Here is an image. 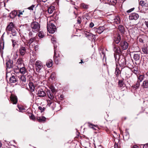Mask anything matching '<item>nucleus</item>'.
I'll use <instances>...</instances> for the list:
<instances>
[{
    "label": "nucleus",
    "mask_w": 148,
    "mask_h": 148,
    "mask_svg": "<svg viewBox=\"0 0 148 148\" xmlns=\"http://www.w3.org/2000/svg\"><path fill=\"white\" fill-rule=\"evenodd\" d=\"M114 55L116 61V60L118 59V63L120 66L125 67V66L126 62L124 56L122 55H119V54H116L115 53L114 54Z\"/></svg>",
    "instance_id": "nucleus-1"
},
{
    "label": "nucleus",
    "mask_w": 148,
    "mask_h": 148,
    "mask_svg": "<svg viewBox=\"0 0 148 148\" xmlns=\"http://www.w3.org/2000/svg\"><path fill=\"white\" fill-rule=\"evenodd\" d=\"M30 27L33 32L36 33L39 31L40 25L38 22L34 21L31 23Z\"/></svg>",
    "instance_id": "nucleus-2"
},
{
    "label": "nucleus",
    "mask_w": 148,
    "mask_h": 148,
    "mask_svg": "<svg viewBox=\"0 0 148 148\" xmlns=\"http://www.w3.org/2000/svg\"><path fill=\"white\" fill-rule=\"evenodd\" d=\"M6 78L10 79V82L12 83H15L17 81L15 74L10 72L6 73Z\"/></svg>",
    "instance_id": "nucleus-3"
},
{
    "label": "nucleus",
    "mask_w": 148,
    "mask_h": 148,
    "mask_svg": "<svg viewBox=\"0 0 148 148\" xmlns=\"http://www.w3.org/2000/svg\"><path fill=\"white\" fill-rule=\"evenodd\" d=\"M47 28L49 32L51 34L54 33L56 32V29L55 25L51 22L47 23Z\"/></svg>",
    "instance_id": "nucleus-4"
},
{
    "label": "nucleus",
    "mask_w": 148,
    "mask_h": 148,
    "mask_svg": "<svg viewBox=\"0 0 148 148\" xmlns=\"http://www.w3.org/2000/svg\"><path fill=\"white\" fill-rule=\"evenodd\" d=\"M27 45L25 43L21 45L19 49V52L20 55L23 56L25 54L27 50Z\"/></svg>",
    "instance_id": "nucleus-5"
},
{
    "label": "nucleus",
    "mask_w": 148,
    "mask_h": 148,
    "mask_svg": "<svg viewBox=\"0 0 148 148\" xmlns=\"http://www.w3.org/2000/svg\"><path fill=\"white\" fill-rule=\"evenodd\" d=\"M36 69L37 72H39V71L42 68L43 65L42 62L39 60L37 61L35 64Z\"/></svg>",
    "instance_id": "nucleus-6"
},
{
    "label": "nucleus",
    "mask_w": 148,
    "mask_h": 148,
    "mask_svg": "<svg viewBox=\"0 0 148 148\" xmlns=\"http://www.w3.org/2000/svg\"><path fill=\"white\" fill-rule=\"evenodd\" d=\"M139 16L138 14L135 13H132L129 16V19L130 20H137L139 18Z\"/></svg>",
    "instance_id": "nucleus-7"
},
{
    "label": "nucleus",
    "mask_w": 148,
    "mask_h": 148,
    "mask_svg": "<svg viewBox=\"0 0 148 148\" xmlns=\"http://www.w3.org/2000/svg\"><path fill=\"white\" fill-rule=\"evenodd\" d=\"M120 45L123 50L127 49L128 47V44L127 42L125 41H121L120 43Z\"/></svg>",
    "instance_id": "nucleus-8"
},
{
    "label": "nucleus",
    "mask_w": 148,
    "mask_h": 148,
    "mask_svg": "<svg viewBox=\"0 0 148 148\" xmlns=\"http://www.w3.org/2000/svg\"><path fill=\"white\" fill-rule=\"evenodd\" d=\"M10 101L13 104H16L17 101V99L16 96L11 94L10 97Z\"/></svg>",
    "instance_id": "nucleus-9"
},
{
    "label": "nucleus",
    "mask_w": 148,
    "mask_h": 148,
    "mask_svg": "<svg viewBox=\"0 0 148 148\" xmlns=\"http://www.w3.org/2000/svg\"><path fill=\"white\" fill-rule=\"evenodd\" d=\"M6 64L8 68H12L14 67L13 62L12 60H9L6 62Z\"/></svg>",
    "instance_id": "nucleus-10"
},
{
    "label": "nucleus",
    "mask_w": 148,
    "mask_h": 148,
    "mask_svg": "<svg viewBox=\"0 0 148 148\" xmlns=\"http://www.w3.org/2000/svg\"><path fill=\"white\" fill-rule=\"evenodd\" d=\"M121 39L120 35L119 34H117L114 37L113 43H114L116 44H118L120 42Z\"/></svg>",
    "instance_id": "nucleus-11"
},
{
    "label": "nucleus",
    "mask_w": 148,
    "mask_h": 148,
    "mask_svg": "<svg viewBox=\"0 0 148 148\" xmlns=\"http://www.w3.org/2000/svg\"><path fill=\"white\" fill-rule=\"evenodd\" d=\"M38 96L40 97H43L46 96V93L42 89H41L39 90L38 92Z\"/></svg>",
    "instance_id": "nucleus-12"
},
{
    "label": "nucleus",
    "mask_w": 148,
    "mask_h": 148,
    "mask_svg": "<svg viewBox=\"0 0 148 148\" xmlns=\"http://www.w3.org/2000/svg\"><path fill=\"white\" fill-rule=\"evenodd\" d=\"M139 4L142 6L147 7L148 5V0H142L139 1Z\"/></svg>",
    "instance_id": "nucleus-13"
},
{
    "label": "nucleus",
    "mask_w": 148,
    "mask_h": 148,
    "mask_svg": "<svg viewBox=\"0 0 148 148\" xmlns=\"http://www.w3.org/2000/svg\"><path fill=\"white\" fill-rule=\"evenodd\" d=\"M56 47L55 45L54 46V58L55 60L56 63L58 64V58L59 56L58 54H57L56 51Z\"/></svg>",
    "instance_id": "nucleus-14"
},
{
    "label": "nucleus",
    "mask_w": 148,
    "mask_h": 148,
    "mask_svg": "<svg viewBox=\"0 0 148 148\" xmlns=\"http://www.w3.org/2000/svg\"><path fill=\"white\" fill-rule=\"evenodd\" d=\"M17 12H18L17 16L19 17L21 16V15H24V17H27V16L25 15L26 11L25 10L21 11L20 10H17Z\"/></svg>",
    "instance_id": "nucleus-15"
},
{
    "label": "nucleus",
    "mask_w": 148,
    "mask_h": 148,
    "mask_svg": "<svg viewBox=\"0 0 148 148\" xmlns=\"http://www.w3.org/2000/svg\"><path fill=\"white\" fill-rule=\"evenodd\" d=\"M18 12L17 11H13L10 13L9 15V17L10 18H14L16 15H17Z\"/></svg>",
    "instance_id": "nucleus-16"
},
{
    "label": "nucleus",
    "mask_w": 148,
    "mask_h": 148,
    "mask_svg": "<svg viewBox=\"0 0 148 148\" xmlns=\"http://www.w3.org/2000/svg\"><path fill=\"white\" fill-rule=\"evenodd\" d=\"M113 50L115 53H118L117 54H119L121 53V50L119 47H118L116 46H113Z\"/></svg>",
    "instance_id": "nucleus-17"
},
{
    "label": "nucleus",
    "mask_w": 148,
    "mask_h": 148,
    "mask_svg": "<svg viewBox=\"0 0 148 148\" xmlns=\"http://www.w3.org/2000/svg\"><path fill=\"white\" fill-rule=\"evenodd\" d=\"M13 28V23H10V24L7 27L6 30L7 31H11L12 32Z\"/></svg>",
    "instance_id": "nucleus-18"
},
{
    "label": "nucleus",
    "mask_w": 148,
    "mask_h": 148,
    "mask_svg": "<svg viewBox=\"0 0 148 148\" xmlns=\"http://www.w3.org/2000/svg\"><path fill=\"white\" fill-rule=\"evenodd\" d=\"M141 86L143 88H148V79H146L143 82V84L141 85Z\"/></svg>",
    "instance_id": "nucleus-19"
},
{
    "label": "nucleus",
    "mask_w": 148,
    "mask_h": 148,
    "mask_svg": "<svg viewBox=\"0 0 148 148\" xmlns=\"http://www.w3.org/2000/svg\"><path fill=\"white\" fill-rule=\"evenodd\" d=\"M104 29V27H100L96 29V32L99 34H101L103 32Z\"/></svg>",
    "instance_id": "nucleus-20"
},
{
    "label": "nucleus",
    "mask_w": 148,
    "mask_h": 148,
    "mask_svg": "<svg viewBox=\"0 0 148 148\" xmlns=\"http://www.w3.org/2000/svg\"><path fill=\"white\" fill-rule=\"evenodd\" d=\"M30 90L32 92L34 91L35 89V86L33 83L32 82H29V83Z\"/></svg>",
    "instance_id": "nucleus-21"
},
{
    "label": "nucleus",
    "mask_w": 148,
    "mask_h": 148,
    "mask_svg": "<svg viewBox=\"0 0 148 148\" xmlns=\"http://www.w3.org/2000/svg\"><path fill=\"white\" fill-rule=\"evenodd\" d=\"M140 85V82L138 81H137L136 84L132 85V87L134 89H137L139 88Z\"/></svg>",
    "instance_id": "nucleus-22"
},
{
    "label": "nucleus",
    "mask_w": 148,
    "mask_h": 148,
    "mask_svg": "<svg viewBox=\"0 0 148 148\" xmlns=\"http://www.w3.org/2000/svg\"><path fill=\"white\" fill-rule=\"evenodd\" d=\"M107 2L110 5H114L117 3V0H108Z\"/></svg>",
    "instance_id": "nucleus-23"
},
{
    "label": "nucleus",
    "mask_w": 148,
    "mask_h": 148,
    "mask_svg": "<svg viewBox=\"0 0 148 148\" xmlns=\"http://www.w3.org/2000/svg\"><path fill=\"white\" fill-rule=\"evenodd\" d=\"M46 65L48 67H51L53 65V61L51 59H49L46 62Z\"/></svg>",
    "instance_id": "nucleus-24"
},
{
    "label": "nucleus",
    "mask_w": 148,
    "mask_h": 148,
    "mask_svg": "<svg viewBox=\"0 0 148 148\" xmlns=\"http://www.w3.org/2000/svg\"><path fill=\"white\" fill-rule=\"evenodd\" d=\"M55 7L53 6H51L49 7L48 9V12L50 14L53 13Z\"/></svg>",
    "instance_id": "nucleus-25"
},
{
    "label": "nucleus",
    "mask_w": 148,
    "mask_h": 148,
    "mask_svg": "<svg viewBox=\"0 0 148 148\" xmlns=\"http://www.w3.org/2000/svg\"><path fill=\"white\" fill-rule=\"evenodd\" d=\"M46 118L43 116L38 117H37V119L40 122L45 121H46Z\"/></svg>",
    "instance_id": "nucleus-26"
},
{
    "label": "nucleus",
    "mask_w": 148,
    "mask_h": 148,
    "mask_svg": "<svg viewBox=\"0 0 148 148\" xmlns=\"http://www.w3.org/2000/svg\"><path fill=\"white\" fill-rule=\"evenodd\" d=\"M18 71H19L22 74H24L26 71V69L25 67H22L20 68V70H17Z\"/></svg>",
    "instance_id": "nucleus-27"
},
{
    "label": "nucleus",
    "mask_w": 148,
    "mask_h": 148,
    "mask_svg": "<svg viewBox=\"0 0 148 148\" xmlns=\"http://www.w3.org/2000/svg\"><path fill=\"white\" fill-rule=\"evenodd\" d=\"M142 51L144 54H148V47H144L143 48Z\"/></svg>",
    "instance_id": "nucleus-28"
},
{
    "label": "nucleus",
    "mask_w": 148,
    "mask_h": 148,
    "mask_svg": "<svg viewBox=\"0 0 148 148\" xmlns=\"http://www.w3.org/2000/svg\"><path fill=\"white\" fill-rule=\"evenodd\" d=\"M140 58V55L138 54H135L134 55V59L136 61L139 60Z\"/></svg>",
    "instance_id": "nucleus-29"
},
{
    "label": "nucleus",
    "mask_w": 148,
    "mask_h": 148,
    "mask_svg": "<svg viewBox=\"0 0 148 148\" xmlns=\"http://www.w3.org/2000/svg\"><path fill=\"white\" fill-rule=\"evenodd\" d=\"M144 78V75H140L138 76V80L140 82L142 81Z\"/></svg>",
    "instance_id": "nucleus-30"
},
{
    "label": "nucleus",
    "mask_w": 148,
    "mask_h": 148,
    "mask_svg": "<svg viewBox=\"0 0 148 148\" xmlns=\"http://www.w3.org/2000/svg\"><path fill=\"white\" fill-rule=\"evenodd\" d=\"M20 67L19 66H15V67H14L12 68L14 70V72L16 73H19V71H18L17 70H19V68Z\"/></svg>",
    "instance_id": "nucleus-31"
},
{
    "label": "nucleus",
    "mask_w": 148,
    "mask_h": 148,
    "mask_svg": "<svg viewBox=\"0 0 148 148\" xmlns=\"http://www.w3.org/2000/svg\"><path fill=\"white\" fill-rule=\"evenodd\" d=\"M23 64V60L21 58H19L18 59L16 64L17 66H19L20 67V65H22Z\"/></svg>",
    "instance_id": "nucleus-32"
},
{
    "label": "nucleus",
    "mask_w": 148,
    "mask_h": 148,
    "mask_svg": "<svg viewBox=\"0 0 148 148\" xmlns=\"http://www.w3.org/2000/svg\"><path fill=\"white\" fill-rule=\"evenodd\" d=\"M118 29L122 33L124 32V27L122 25H120L119 26Z\"/></svg>",
    "instance_id": "nucleus-33"
},
{
    "label": "nucleus",
    "mask_w": 148,
    "mask_h": 148,
    "mask_svg": "<svg viewBox=\"0 0 148 148\" xmlns=\"http://www.w3.org/2000/svg\"><path fill=\"white\" fill-rule=\"evenodd\" d=\"M132 72L136 74H137L138 73V68L137 67H133L132 69Z\"/></svg>",
    "instance_id": "nucleus-34"
},
{
    "label": "nucleus",
    "mask_w": 148,
    "mask_h": 148,
    "mask_svg": "<svg viewBox=\"0 0 148 148\" xmlns=\"http://www.w3.org/2000/svg\"><path fill=\"white\" fill-rule=\"evenodd\" d=\"M21 80L22 81V83L25 82L26 81V79L24 76L21 75L20 78Z\"/></svg>",
    "instance_id": "nucleus-35"
},
{
    "label": "nucleus",
    "mask_w": 148,
    "mask_h": 148,
    "mask_svg": "<svg viewBox=\"0 0 148 148\" xmlns=\"http://www.w3.org/2000/svg\"><path fill=\"white\" fill-rule=\"evenodd\" d=\"M115 74L116 76H118L121 73V71L118 68L116 67L115 69Z\"/></svg>",
    "instance_id": "nucleus-36"
},
{
    "label": "nucleus",
    "mask_w": 148,
    "mask_h": 148,
    "mask_svg": "<svg viewBox=\"0 0 148 148\" xmlns=\"http://www.w3.org/2000/svg\"><path fill=\"white\" fill-rule=\"evenodd\" d=\"M114 22L116 24H118L120 23V19L119 17H116L114 19Z\"/></svg>",
    "instance_id": "nucleus-37"
},
{
    "label": "nucleus",
    "mask_w": 148,
    "mask_h": 148,
    "mask_svg": "<svg viewBox=\"0 0 148 148\" xmlns=\"http://www.w3.org/2000/svg\"><path fill=\"white\" fill-rule=\"evenodd\" d=\"M94 36V35L91 33H88L86 34V36L87 37H88L89 38H93Z\"/></svg>",
    "instance_id": "nucleus-38"
},
{
    "label": "nucleus",
    "mask_w": 148,
    "mask_h": 148,
    "mask_svg": "<svg viewBox=\"0 0 148 148\" xmlns=\"http://www.w3.org/2000/svg\"><path fill=\"white\" fill-rule=\"evenodd\" d=\"M53 92H49L48 93V95L49 97V98L51 100H52L54 98V97L52 93Z\"/></svg>",
    "instance_id": "nucleus-39"
},
{
    "label": "nucleus",
    "mask_w": 148,
    "mask_h": 148,
    "mask_svg": "<svg viewBox=\"0 0 148 148\" xmlns=\"http://www.w3.org/2000/svg\"><path fill=\"white\" fill-rule=\"evenodd\" d=\"M88 126L90 128H92L94 130H96V129L94 127H95V125L90 123H88Z\"/></svg>",
    "instance_id": "nucleus-40"
},
{
    "label": "nucleus",
    "mask_w": 148,
    "mask_h": 148,
    "mask_svg": "<svg viewBox=\"0 0 148 148\" xmlns=\"http://www.w3.org/2000/svg\"><path fill=\"white\" fill-rule=\"evenodd\" d=\"M38 36L41 38H43L44 36V34L43 32L41 31L39 32L38 33Z\"/></svg>",
    "instance_id": "nucleus-41"
},
{
    "label": "nucleus",
    "mask_w": 148,
    "mask_h": 148,
    "mask_svg": "<svg viewBox=\"0 0 148 148\" xmlns=\"http://www.w3.org/2000/svg\"><path fill=\"white\" fill-rule=\"evenodd\" d=\"M35 38L34 36L30 38L29 39L28 43H29V44L32 43L35 40Z\"/></svg>",
    "instance_id": "nucleus-42"
},
{
    "label": "nucleus",
    "mask_w": 148,
    "mask_h": 148,
    "mask_svg": "<svg viewBox=\"0 0 148 148\" xmlns=\"http://www.w3.org/2000/svg\"><path fill=\"white\" fill-rule=\"evenodd\" d=\"M81 7L84 9H87L88 8V5L83 3L81 4Z\"/></svg>",
    "instance_id": "nucleus-43"
},
{
    "label": "nucleus",
    "mask_w": 148,
    "mask_h": 148,
    "mask_svg": "<svg viewBox=\"0 0 148 148\" xmlns=\"http://www.w3.org/2000/svg\"><path fill=\"white\" fill-rule=\"evenodd\" d=\"M50 88L51 89L52 92H55L56 91L54 87L52 86H51Z\"/></svg>",
    "instance_id": "nucleus-44"
},
{
    "label": "nucleus",
    "mask_w": 148,
    "mask_h": 148,
    "mask_svg": "<svg viewBox=\"0 0 148 148\" xmlns=\"http://www.w3.org/2000/svg\"><path fill=\"white\" fill-rule=\"evenodd\" d=\"M12 46L13 47H14L15 45L17 44V42L16 40L14 39H12Z\"/></svg>",
    "instance_id": "nucleus-45"
},
{
    "label": "nucleus",
    "mask_w": 148,
    "mask_h": 148,
    "mask_svg": "<svg viewBox=\"0 0 148 148\" xmlns=\"http://www.w3.org/2000/svg\"><path fill=\"white\" fill-rule=\"evenodd\" d=\"M29 118L33 120H35V117L34 115L33 114H30V115H29Z\"/></svg>",
    "instance_id": "nucleus-46"
},
{
    "label": "nucleus",
    "mask_w": 148,
    "mask_h": 148,
    "mask_svg": "<svg viewBox=\"0 0 148 148\" xmlns=\"http://www.w3.org/2000/svg\"><path fill=\"white\" fill-rule=\"evenodd\" d=\"M18 108L20 112H22L23 111V110H25L24 108L23 107L19 106L18 107Z\"/></svg>",
    "instance_id": "nucleus-47"
},
{
    "label": "nucleus",
    "mask_w": 148,
    "mask_h": 148,
    "mask_svg": "<svg viewBox=\"0 0 148 148\" xmlns=\"http://www.w3.org/2000/svg\"><path fill=\"white\" fill-rule=\"evenodd\" d=\"M119 85L120 87H122L123 86V81H119Z\"/></svg>",
    "instance_id": "nucleus-48"
},
{
    "label": "nucleus",
    "mask_w": 148,
    "mask_h": 148,
    "mask_svg": "<svg viewBox=\"0 0 148 148\" xmlns=\"http://www.w3.org/2000/svg\"><path fill=\"white\" fill-rule=\"evenodd\" d=\"M51 40L52 41V42L54 45H54H55L56 47H56H57V45H55V43L56 42V40H55V38H52L51 39Z\"/></svg>",
    "instance_id": "nucleus-49"
},
{
    "label": "nucleus",
    "mask_w": 148,
    "mask_h": 148,
    "mask_svg": "<svg viewBox=\"0 0 148 148\" xmlns=\"http://www.w3.org/2000/svg\"><path fill=\"white\" fill-rule=\"evenodd\" d=\"M38 109L41 111V112H43L45 110V108L44 107L42 108L41 106H39Z\"/></svg>",
    "instance_id": "nucleus-50"
},
{
    "label": "nucleus",
    "mask_w": 148,
    "mask_h": 148,
    "mask_svg": "<svg viewBox=\"0 0 148 148\" xmlns=\"http://www.w3.org/2000/svg\"><path fill=\"white\" fill-rule=\"evenodd\" d=\"M35 7V5H33L31 6L28 8V9L29 10H33V8Z\"/></svg>",
    "instance_id": "nucleus-51"
},
{
    "label": "nucleus",
    "mask_w": 148,
    "mask_h": 148,
    "mask_svg": "<svg viewBox=\"0 0 148 148\" xmlns=\"http://www.w3.org/2000/svg\"><path fill=\"white\" fill-rule=\"evenodd\" d=\"M55 76V73H52L51 75L50 76V78L52 79H53L54 78Z\"/></svg>",
    "instance_id": "nucleus-52"
},
{
    "label": "nucleus",
    "mask_w": 148,
    "mask_h": 148,
    "mask_svg": "<svg viewBox=\"0 0 148 148\" xmlns=\"http://www.w3.org/2000/svg\"><path fill=\"white\" fill-rule=\"evenodd\" d=\"M29 37H33V33L31 31L29 32Z\"/></svg>",
    "instance_id": "nucleus-53"
},
{
    "label": "nucleus",
    "mask_w": 148,
    "mask_h": 148,
    "mask_svg": "<svg viewBox=\"0 0 148 148\" xmlns=\"http://www.w3.org/2000/svg\"><path fill=\"white\" fill-rule=\"evenodd\" d=\"M4 33H3V34L2 35V36H1V39L2 40H3V35H4ZM3 47L2 49H3L4 48V42L3 41Z\"/></svg>",
    "instance_id": "nucleus-54"
},
{
    "label": "nucleus",
    "mask_w": 148,
    "mask_h": 148,
    "mask_svg": "<svg viewBox=\"0 0 148 148\" xmlns=\"http://www.w3.org/2000/svg\"><path fill=\"white\" fill-rule=\"evenodd\" d=\"M94 24L92 22H91L89 25V27L92 28L94 26Z\"/></svg>",
    "instance_id": "nucleus-55"
},
{
    "label": "nucleus",
    "mask_w": 148,
    "mask_h": 148,
    "mask_svg": "<svg viewBox=\"0 0 148 148\" xmlns=\"http://www.w3.org/2000/svg\"><path fill=\"white\" fill-rule=\"evenodd\" d=\"M134 8H131L130 9V10H128L127 11V13L131 12H132V11H133L134 10Z\"/></svg>",
    "instance_id": "nucleus-56"
},
{
    "label": "nucleus",
    "mask_w": 148,
    "mask_h": 148,
    "mask_svg": "<svg viewBox=\"0 0 148 148\" xmlns=\"http://www.w3.org/2000/svg\"><path fill=\"white\" fill-rule=\"evenodd\" d=\"M143 148H148V144L144 145L143 146Z\"/></svg>",
    "instance_id": "nucleus-57"
},
{
    "label": "nucleus",
    "mask_w": 148,
    "mask_h": 148,
    "mask_svg": "<svg viewBox=\"0 0 148 148\" xmlns=\"http://www.w3.org/2000/svg\"><path fill=\"white\" fill-rule=\"evenodd\" d=\"M139 41L141 42H143V40L142 38H139Z\"/></svg>",
    "instance_id": "nucleus-58"
},
{
    "label": "nucleus",
    "mask_w": 148,
    "mask_h": 148,
    "mask_svg": "<svg viewBox=\"0 0 148 148\" xmlns=\"http://www.w3.org/2000/svg\"><path fill=\"white\" fill-rule=\"evenodd\" d=\"M77 23L78 24H80L81 22V20L80 18L78 19L77 20Z\"/></svg>",
    "instance_id": "nucleus-59"
},
{
    "label": "nucleus",
    "mask_w": 148,
    "mask_h": 148,
    "mask_svg": "<svg viewBox=\"0 0 148 148\" xmlns=\"http://www.w3.org/2000/svg\"><path fill=\"white\" fill-rule=\"evenodd\" d=\"M144 23L147 27L148 28V21H145Z\"/></svg>",
    "instance_id": "nucleus-60"
},
{
    "label": "nucleus",
    "mask_w": 148,
    "mask_h": 148,
    "mask_svg": "<svg viewBox=\"0 0 148 148\" xmlns=\"http://www.w3.org/2000/svg\"><path fill=\"white\" fill-rule=\"evenodd\" d=\"M5 3L4 2V1H3V2H1V5H4V6H5Z\"/></svg>",
    "instance_id": "nucleus-61"
},
{
    "label": "nucleus",
    "mask_w": 148,
    "mask_h": 148,
    "mask_svg": "<svg viewBox=\"0 0 148 148\" xmlns=\"http://www.w3.org/2000/svg\"><path fill=\"white\" fill-rule=\"evenodd\" d=\"M60 97L61 99H63L64 98V96L62 95H61Z\"/></svg>",
    "instance_id": "nucleus-62"
},
{
    "label": "nucleus",
    "mask_w": 148,
    "mask_h": 148,
    "mask_svg": "<svg viewBox=\"0 0 148 148\" xmlns=\"http://www.w3.org/2000/svg\"><path fill=\"white\" fill-rule=\"evenodd\" d=\"M114 148H118V145L117 144L115 145Z\"/></svg>",
    "instance_id": "nucleus-63"
},
{
    "label": "nucleus",
    "mask_w": 148,
    "mask_h": 148,
    "mask_svg": "<svg viewBox=\"0 0 148 148\" xmlns=\"http://www.w3.org/2000/svg\"><path fill=\"white\" fill-rule=\"evenodd\" d=\"M133 148H138V147L136 146H134Z\"/></svg>",
    "instance_id": "nucleus-64"
}]
</instances>
